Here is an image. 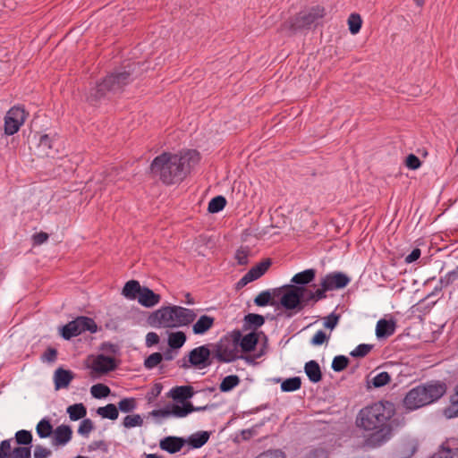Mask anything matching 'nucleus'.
I'll return each mask as SVG.
<instances>
[{"label":"nucleus","mask_w":458,"mask_h":458,"mask_svg":"<svg viewBox=\"0 0 458 458\" xmlns=\"http://www.w3.org/2000/svg\"><path fill=\"white\" fill-rule=\"evenodd\" d=\"M185 440L179 437H166L160 440L159 446L169 454L178 453L184 445Z\"/></svg>","instance_id":"18"},{"label":"nucleus","mask_w":458,"mask_h":458,"mask_svg":"<svg viewBox=\"0 0 458 458\" xmlns=\"http://www.w3.org/2000/svg\"><path fill=\"white\" fill-rule=\"evenodd\" d=\"M349 364V359L344 355L335 356L332 361V369L335 372L343 371L347 368Z\"/></svg>","instance_id":"47"},{"label":"nucleus","mask_w":458,"mask_h":458,"mask_svg":"<svg viewBox=\"0 0 458 458\" xmlns=\"http://www.w3.org/2000/svg\"><path fill=\"white\" fill-rule=\"evenodd\" d=\"M338 320L339 315H336L335 312H332L325 318L324 327L333 330L336 327Z\"/></svg>","instance_id":"58"},{"label":"nucleus","mask_w":458,"mask_h":458,"mask_svg":"<svg viewBox=\"0 0 458 458\" xmlns=\"http://www.w3.org/2000/svg\"><path fill=\"white\" fill-rule=\"evenodd\" d=\"M72 437V428L62 424L54 429L51 443L54 446H64L71 441Z\"/></svg>","instance_id":"14"},{"label":"nucleus","mask_w":458,"mask_h":458,"mask_svg":"<svg viewBox=\"0 0 458 458\" xmlns=\"http://www.w3.org/2000/svg\"><path fill=\"white\" fill-rule=\"evenodd\" d=\"M186 335L182 331L173 332L168 335V345L172 349L181 348L186 342Z\"/></svg>","instance_id":"31"},{"label":"nucleus","mask_w":458,"mask_h":458,"mask_svg":"<svg viewBox=\"0 0 458 458\" xmlns=\"http://www.w3.org/2000/svg\"><path fill=\"white\" fill-rule=\"evenodd\" d=\"M196 317L194 310L174 305L158 309L148 319L155 327L174 328L190 325Z\"/></svg>","instance_id":"4"},{"label":"nucleus","mask_w":458,"mask_h":458,"mask_svg":"<svg viewBox=\"0 0 458 458\" xmlns=\"http://www.w3.org/2000/svg\"><path fill=\"white\" fill-rule=\"evenodd\" d=\"M458 281V266L439 279L440 288H445Z\"/></svg>","instance_id":"39"},{"label":"nucleus","mask_w":458,"mask_h":458,"mask_svg":"<svg viewBox=\"0 0 458 458\" xmlns=\"http://www.w3.org/2000/svg\"><path fill=\"white\" fill-rule=\"evenodd\" d=\"M150 415L152 417L167 418V417L171 416L170 406L166 407V408H164V409L153 410L150 412Z\"/></svg>","instance_id":"62"},{"label":"nucleus","mask_w":458,"mask_h":458,"mask_svg":"<svg viewBox=\"0 0 458 458\" xmlns=\"http://www.w3.org/2000/svg\"><path fill=\"white\" fill-rule=\"evenodd\" d=\"M325 15L326 11L324 7L320 5L311 6L301 11L295 16L285 21L282 23L280 30L282 31L286 30L291 33H295L301 30H309Z\"/></svg>","instance_id":"6"},{"label":"nucleus","mask_w":458,"mask_h":458,"mask_svg":"<svg viewBox=\"0 0 458 458\" xmlns=\"http://www.w3.org/2000/svg\"><path fill=\"white\" fill-rule=\"evenodd\" d=\"M249 253L250 251L243 248L237 250L235 253L237 263L242 266L247 265L249 262Z\"/></svg>","instance_id":"54"},{"label":"nucleus","mask_w":458,"mask_h":458,"mask_svg":"<svg viewBox=\"0 0 458 458\" xmlns=\"http://www.w3.org/2000/svg\"><path fill=\"white\" fill-rule=\"evenodd\" d=\"M396 324L394 320L379 319L376 327V335L378 339H386L395 332Z\"/></svg>","instance_id":"20"},{"label":"nucleus","mask_w":458,"mask_h":458,"mask_svg":"<svg viewBox=\"0 0 458 458\" xmlns=\"http://www.w3.org/2000/svg\"><path fill=\"white\" fill-rule=\"evenodd\" d=\"M316 275L317 271L314 268H308L299 272L292 277V285L304 287L315 280Z\"/></svg>","instance_id":"21"},{"label":"nucleus","mask_w":458,"mask_h":458,"mask_svg":"<svg viewBox=\"0 0 458 458\" xmlns=\"http://www.w3.org/2000/svg\"><path fill=\"white\" fill-rule=\"evenodd\" d=\"M25 119L26 113L22 107H12L4 117V133L6 135H13L16 133L24 123Z\"/></svg>","instance_id":"11"},{"label":"nucleus","mask_w":458,"mask_h":458,"mask_svg":"<svg viewBox=\"0 0 458 458\" xmlns=\"http://www.w3.org/2000/svg\"><path fill=\"white\" fill-rule=\"evenodd\" d=\"M360 428L372 433L365 445L375 448L391 439L393 433L405 424L403 416H395V405L390 401H378L362 408L356 418Z\"/></svg>","instance_id":"1"},{"label":"nucleus","mask_w":458,"mask_h":458,"mask_svg":"<svg viewBox=\"0 0 458 458\" xmlns=\"http://www.w3.org/2000/svg\"><path fill=\"white\" fill-rule=\"evenodd\" d=\"M237 343L238 338L235 337L234 331L224 335L218 342L211 345L213 359L220 363H230L242 358Z\"/></svg>","instance_id":"7"},{"label":"nucleus","mask_w":458,"mask_h":458,"mask_svg":"<svg viewBox=\"0 0 458 458\" xmlns=\"http://www.w3.org/2000/svg\"><path fill=\"white\" fill-rule=\"evenodd\" d=\"M159 336L155 332H149L146 335V345L148 347L153 346L155 344H157L159 343Z\"/></svg>","instance_id":"61"},{"label":"nucleus","mask_w":458,"mask_h":458,"mask_svg":"<svg viewBox=\"0 0 458 458\" xmlns=\"http://www.w3.org/2000/svg\"><path fill=\"white\" fill-rule=\"evenodd\" d=\"M391 381V375L386 371H382L373 376L369 383L371 384L375 388L385 386Z\"/></svg>","instance_id":"36"},{"label":"nucleus","mask_w":458,"mask_h":458,"mask_svg":"<svg viewBox=\"0 0 458 458\" xmlns=\"http://www.w3.org/2000/svg\"><path fill=\"white\" fill-rule=\"evenodd\" d=\"M327 298V294L324 293L321 288H318L316 291H308L306 289L305 293L303 294V297L301 299V301H303V308L306 304H308L310 301L312 302H318V301L324 300Z\"/></svg>","instance_id":"33"},{"label":"nucleus","mask_w":458,"mask_h":458,"mask_svg":"<svg viewBox=\"0 0 458 458\" xmlns=\"http://www.w3.org/2000/svg\"><path fill=\"white\" fill-rule=\"evenodd\" d=\"M137 299L142 306L150 308L157 305L160 301L161 297L149 288L142 287Z\"/></svg>","instance_id":"22"},{"label":"nucleus","mask_w":458,"mask_h":458,"mask_svg":"<svg viewBox=\"0 0 458 458\" xmlns=\"http://www.w3.org/2000/svg\"><path fill=\"white\" fill-rule=\"evenodd\" d=\"M430 458H458V439H446Z\"/></svg>","instance_id":"13"},{"label":"nucleus","mask_w":458,"mask_h":458,"mask_svg":"<svg viewBox=\"0 0 458 458\" xmlns=\"http://www.w3.org/2000/svg\"><path fill=\"white\" fill-rule=\"evenodd\" d=\"M301 386V380L299 377L287 378L281 384V390L283 392H293L300 389Z\"/></svg>","instance_id":"38"},{"label":"nucleus","mask_w":458,"mask_h":458,"mask_svg":"<svg viewBox=\"0 0 458 458\" xmlns=\"http://www.w3.org/2000/svg\"><path fill=\"white\" fill-rule=\"evenodd\" d=\"M137 408V400L133 397L123 398L118 403L117 409L124 413L133 411Z\"/></svg>","instance_id":"40"},{"label":"nucleus","mask_w":458,"mask_h":458,"mask_svg":"<svg viewBox=\"0 0 458 458\" xmlns=\"http://www.w3.org/2000/svg\"><path fill=\"white\" fill-rule=\"evenodd\" d=\"M446 385L441 381H430L411 388L405 394L403 404L408 411H415L439 400L446 392Z\"/></svg>","instance_id":"3"},{"label":"nucleus","mask_w":458,"mask_h":458,"mask_svg":"<svg viewBox=\"0 0 458 458\" xmlns=\"http://www.w3.org/2000/svg\"><path fill=\"white\" fill-rule=\"evenodd\" d=\"M171 416L175 418H184L193 412L192 403L190 402L182 403V405L172 404L170 406Z\"/></svg>","instance_id":"29"},{"label":"nucleus","mask_w":458,"mask_h":458,"mask_svg":"<svg viewBox=\"0 0 458 458\" xmlns=\"http://www.w3.org/2000/svg\"><path fill=\"white\" fill-rule=\"evenodd\" d=\"M212 350L208 348V345L204 344L192 349L188 355V359L182 358L180 362V367L183 369H189L191 367L204 369L211 364L210 356Z\"/></svg>","instance_id":"9"},{"label":"nucleus","mask_w":458,"mask_h":458,"mask_svg":"<svg viewBox=\"0 0 458 458\" xmlns=\"http://www.w3.org/2000/svg\"><path fill=\"white\" fill-rule=\"evenodd\" d=\"M351 282V278L343 272H331L327 274L320 281V288L327 292L344 288Z\"/></svg>","instance_id":"12"},{"label":"nucleus","mask_w":458,"mask_h":458,"mask_svg":"<svg viewBox=\"0 0 458 458\" xmlns=\"http://www.w3.org/2000/svg\"><path fill=\"white\" fill-rule=\"evenodd\" d=\"M94 429V423L90 419H85L81 421L78 428V434L82 437H88L89 433Z\"/></svg>","instance_id":"48"},{"label":"nucleus","mask_w":458,"mask_h":458,"mask_svg":"<svg viewBox=\"0 0 458 458\" xmlns=\"http://www.w3.org/2000/svg\"><path fill=\"white\" fill-rule=\"evenodd\" d=\"M196 155V151H191L185 156L164 152L151 162L150 173L166 185L177 183L187 174L186 163Z\"/></svg>","instance_id":"2"},{"label":"nucleus","mask_w":458,"mask_h":458,"mask_svg":"<svg viewBox=\"0 0 458 458\" xmlns=\"http://www.w3.org/2000/svg\"><path fill=\"white\" fill-rule=\"evenodd\" d=\"M444 414L447 419H453L458 417V400L453 402L452 404L445 408Z\"/></svg>","instance_id":"59"},{"label":"nucleus","mask_w":458,"mask_h":458,"mask_svg":"<svg viewBox=\"0 0 458 458\" xmlns=\"http://www.w3.org/2000/svg\"><path fill=\"white\" fill-rule=\"evenodd\" d=\"M15 441L21 445L30 446L32 442V434L29 430L21 429L15 433Z\"/></svg>","instance_id":"42"},{"label":"nucleus","mask_w":458,"mask_h":458,"mask_svg":"<svg viewBox=\"0 0 458 458\" xmlns=\"http://www.w3.org/2000/svg\"><path fill=\"white\" fill-rule=\"evenodd\" d=\"M8 458H30L31 447L30 446H15L12 448L10 445Z\"/></svg>","instance_id":"37"},{"label":"nucleus","mask_w":458,"mask_h":458,"mask_svg":"<svg viewBox=\"0 0 458 458\" xmlns=\"http://www.w3.org/2000/svg\"><path fill=\"white\" fill-rule=\"evenodd\" d=\"M305 292V287L286 285L285 291L280 299L281 305L287 310H302L303 301H301V299Z\"/></svg>","instance_id":"10"},{"label":"nucleus","mask_w":458,"mask_h":458,"mask_svg":"<svg viewBox=\"0 0 458 458\" xmlns=\"http://www.w3.org/2000/svg\"><path fill=\"white\" fill-rule=\"evenodd\" d=\"M421 251L419 248H415L405 257V262L410 264L416 261L420 257Z\"/></svg>","instance_id":"64"},{"label":"nucleus","mask_w":458,"mask_h":458,"mask_svg":"<svg viewBox=\"0 0 458 458\" xmlns=\"http://www.w3.org/2000/svg\"><path fill=\"white\" fill-rule=\"evenodd\" d=\"M327 339L328 336L327 334L322 330H318L311 338L310 344L312 345L318 346L323 344L326 341H327Z\"/></svg>","instance_id":"56"},{"label":"nucleus","mask_w":458,"mask_h":458,"mask_svg":"<svg viewBox=\"0 0 458 458\" xmlns=\"http://www.w3.org/2000/svg\"><path fill=\"white\" fill-rule=\"evenodd\" d=\"M66 412L71 420H79L83 419L87 414V409L83 403H75L68 406Z\"/></svg>","instance_id":"30"},{"label":"nucleus","mask_w":458,"mask_h":458,"mask_svg":"<svg viewBox=\"0 0 458 458\" xmlns=\"http://www.w3.org/2000/svg\"><path fill=\"white\" fill-rule=\"evenodd\" d=\"M117 364L114 358L98 354L92 362V369L98 373H108L116 369Z\"/></svg>","instance_id":"15"},{"label":"nucleus","mask_w":458,"mask_h":458,"mask_svg":"<svg viewBox=\"0 0 458 458\" xmlns=\"http://www.w3.org/2000/svg\"><path fill=\"white\" fill-rule=\"evenodd\" d=\"M244 321L249 326V327H253L256 329L260 327L265 323V318L262 315L250 313L244 317Z\"/></svg>","instance_id":"43"},{"label":"nucleus","mask_w":458,"mask_h":458,"mask_svg":"<svg viewBox=\"0 0 458 458\" xmlns=\"http://www.w3.org/2000/svg\"><path fill=\"white\" fill-rule=\"evenodd\" d=\"M97 330L98 326L93 318L81 316L62 327L60 328V334L64 339L70 340L86 331L96 333Z\"/></svg>","instance_id":"8"},{"label":"nucleus","mask_w":458,"mask_h":458,"mask_svg":"<svg viewBox=\"0 0 458 458\" xmlns=\"http://www.w3.org/2000/svg\"><path fill=\"white\" fill-rule=\"evenodd\" d=\"M271 266L270 259H266L263 261L259 262L258 265L251 267L247 273L250 277L255 281L261 277Z\"/></svg>","instance_id":"28"},{"label":"nucleus","mask_w":458,"mask_h":458,"mask_svg":"<svg viewBox=\"0 0 458 458\" xmlns=\"http://www.w3.org/2000/svg\"><path fill=\"white\" fill-rule=\"evenodd\" d=\"M271 293L269 291H263L254 299V303L259 307H265L268 304L274 305V302L271 301Z\"/></svg>","instance_id":"50"},{"label":"nucleus","mask_w":458,"mask_h":458,"mask_svg":"<svg viewBox=\"0 0 458 458\" xmlns=\"http://www.w3.org/2000/svg\"><path fill=\"white\" fill-rule=\"evenodd\" d=\"M57 359V350L53 347H48L45 352L41 355V360L43 362L53 363Z\"/></svg>","instance_id":"52"},{"label":"nucleus","mask_w":458,"mask_h":458,"mask_svg":"<svg viewBox=\"0 0 458 458\" xmlns=\"http://www.w3.org/2000/svg\"><path fill=\"white\" fill-rule=\"evenodd\" d=\"M235 337L238 338V349L241 348L242 352H249L255 349L259 337L254 332L242 336L240 331H234Z\"/></svg>","instance_id":"16"},{"label":"nucleus","mask_w":458,"mask_h":458,"mask_svg":"<svg viewBox=\"0 0 458 458\" xmlns=\"http://www.w3.org/2000/svg\"><path fill=\"white\" fill-rule=\"evenodd\" d=\"M304 371L312 383H318L322 379L320 366L316 360L306 362Z\"/></svg>","instance_id":"25"},{"label":"nucleus","mask_w":458,"mask_h":458,"mask_svg":"<svg viewBox=\"0 0 458 458\" xmlns=\"http://www.w3.org/2000/svg\"><path fill=\"white\" fill-rule=\"evenodd\" d=\"M241 382L240 377L237 375H229L223 378L219 385V390L223 393L232 391Z\"/></svg>","instance_id":"32"},{"label":"nucleus","mask_w":458,"mask_h":458,"mask_svg":"<svg viewBox=\"0 0 458 458\" xmlns=\"http://www.w3.org/2000/svg\"><path fill=\"white\" fill-rule=\"evenodd\" d=\"M215 319L214 318L202 315L193 324L192 332L195 335H204L207 333L213 326Z\"/></svg>","instance_id":"24"},{"label":"nucleus","mask_w":458,"mask_h":458,"mask_svg":"<svg viewBox=\"0 0 458 458\" xmlns=\"http://www.w3.org/2000/svg\"><path fill=\"white\" fill-rule=\"evenodd\" d=\"M131 81L130 72H112L90 89L87 100L90 104L96 105L102 99L110 98L112 96L120 93Z\"/></svg>","instance_id":"5"},{"label":"nucleus","mask_w":458,"mask_h":458,"mask_svg":"<svg viewBox=\"0 0 458 458\" xmlns=\"http://www.w3.org/2000/svg\"><path fill=\"white\" fill-rule=\"evenodd\" d=\"M361 18L358 13H352L348 18L349 30L352 34H357L361 28Z\"/></svg>","instance_id":"46"},{"label":"nucleus","mask_w":458,"mask_h":458,"mask_svg":"<svg viewBox=\"0 0 458 458\" xmlns=\"http://www.w3.org/2000/svg\"><path fill=\"white\" fill-rule=\"evenodd\" d=\"M209 437V432L199 431L191 435L187 442L192 448H200L208 441Z\"/></svg>","instance_id":"27"},{"label":"nucleus","mask_w":458,"mask_h":458,"mask_svg":"<svg viewBox=\"0 0 458 458\" xmlns=\"http://www.w3.org/2000/svg\"><path fill=\"white\" fill-rule=\"evenodd\" d=\"M51 454L52 451L41 445H37L34 447V458H48L49 456H51Z\"/></svg>","instance_id":"53"},{"label":"nucleus","mask_w":458,"mask_h":458,"mask_svg":"<svg viewBox=\"0 0 458 458\" xmlns=\"http://www.w3.org/2000/svg\"><path fill=\"white\" fill-rule=\"evenodd\" d=\"M74 375L71 370L58 368L54 374L55 387L56 390L66 388L73 379Z\"/></svg>","instance_id":"23"},{"label":"nucleus","mask_w":458,"mask_h":458,"mask_svg":"<svg viewBox=\"0 0 458 458\" xmlns=\"http://www.w3.org/2000/svg\"><path fill=\"white\" fill-rule=\"evenodd\" d=\"M36 431L40 438H47L54 433L53 426L47 419H42L38 423Z\"/></svg>","instance_id":"34"},{"label":"nucleus","mask_w":458,"mask_h":458,"mask_svg":"<svg viewBox=\"0 0 458 458\" xmlns=\"http://www.w3.org/2000/svg\"><path fill=\"white\" fill-rule=\"evenodd\" d=\"M372 348L373 345L371 344H360L350 354L354 358H363L369 353Z\"/></svg>","instance_id":"49"},{"label":"nucleus","mask_w":458,"mask_h":458,"mask_svg":"<svg viewBox=\"0 0 458 458\" xmlns=\"http://www.w3.org/2000/svg\"><path fill=\"white\" fill-rule=\"evenodd\" d=\"M48 239V234L44 232L37 233L33 235V242L36 245H40L46 242Z\"/></svg>","instance_id":"63"},{"label":"nucleus","mask_w":458,"mask_h":458,"mask_svg":"<svg viewBox=\"0 0 458 458\" xmlns=\"http://www.w3.org/2000/svg\"><path fill=\"white\" fill-rule=\"evenodd\" d=\"M90 393L94 398L101 399L109 395L110 388L104 384H96L91 386Z\"/></svg>","instance_id":"44"},{"label":"nucleus","mask_w":458,"mask_h":458,"mask_svg":"<svg viewBox=\"0 0 458 458\" xmlns=\"http://www.w3.org/2000/svg\"><path fill=\"white\" fill-rule=\"evenodd\" d=\"M56 140L47 134L41 135L38 140V148L39 153L44 157H54L57 152Z\"/></svg>","instance_id":"17"},{"label":"nucleus","mask_w":458,"mask_h":458,"mask_svg":"<svg viewBox=\"0 0 458 458\" xmlns=\"http://www.w3.org/2000/svg\"><path fill=\"white\" fill-rule=\"evenodd\" d=\"M195 394L191 386H174L169 391V396L176 402L186 403Z\"/></svg>","instance_id":"19"},{"label":"nucleus","mask_w":458,"mask_h":458,"mask_svg":"<svg viewBox=\"0 0 458 458\" xmlns=\"http://www.w3.org/2000/svg\"><path fill=\"white\" fill-rule=\"evenodd\" d=\"M405 165L409 169L416 170L420 167L421 162L414 154H410L405 160Z\"/></svg>","instance_id":"55"},{"label":"nucleus","mask_w":458,"mask_h":458,"mask_svg":"<svg viewBox=\"0 0 458 458\" xmlns=\"http://www.w3.org/2000/svg\"><path fill=\"white\" fill-rule=\"evenodd\" d=\"M255 458H285V455L281 450H267Z\"/></svg>","instance_id":"57"},{"label":"nucleus","mask_w":458,"mask_h":458,"mask_svg":"<svg viewBox=\"0 0 458 458\" xmlns=\"http://www.w3.org/2000/svg\"><path fill=\"white\" fill-rule=\"evenodd\" d=\"M13 438H8L1 441L0 443V458H8L10 450V444H12Z\"/></svg>","instance_id":"60"},{"label":"nucleus","mask_w":458,"mask_h":458,"mask_svg":"<svg viewBox=\"0 0 458 458\" xmlns=\"http://www.w3.org/2000/svg\"><path fill=\"white\" fill-rule=\"evenodd\" d=\"M162 360L163 355L160 352H154L144 360V366L148 369H152L156 368Z\"/></svg>","instance_id":"51"},{"label":"nucleus","mask_w":458,"mask_h":458,"mask_svg":"<svg viewBox=\"0 0 458 458\" xmlns=\"http://www.w3.org/2000/svg\"><path fill=\"white\" fill-rule=\"evenodd\" d=\"M141 288L138 281L130 280L123 286L122 293L129 300H135L138 298Z\"/></svg>","instance_id":"26"},{"label":"nucleus","mask_w":458,"mask_h":458,"mask_svg":"<svg viewBox=\"0 0 458 458\" xmlns=\"http://www.w3.org/2000/svg\"><path fill=\"white\" fill-rule=\"evenodd\" d=\"M143 425V419L140 414L127 415L123 420V426L126 428L135 427H141Z\"/></svg>","instance_id":"45"},{"label":"nucleus","mask_w":458,"mask_h":458,"mask_svg":"<svg viewBox=\"0 0 458 458\" xmlns=\"http://www.w3.org/2000/svg\"><path fill=\"white\" fill-rule=\"evenodd\" d=\"M226 205V199L225 197L219 195L213 199L208 203V210L210 213H217L224 209Z\"/></svg>","instance_id":"41"},{"label":"nucleus","mask_w":458,"mask_h":458,"mask_svg":"<svg viewBox=\"0 0 458 458\" xmlns=\"http://www.w3.org/2000/svg\"><path fill=\"white\" fill-rule=\"evenodd\" d=\"M98 414L100 415L102 418L109 419L112 420H114L118 418L119 411L117 407L113 404L109 403L106 406L99 407L97 411Z\"/></svg>","instance_id":"35"}]
</instances>
